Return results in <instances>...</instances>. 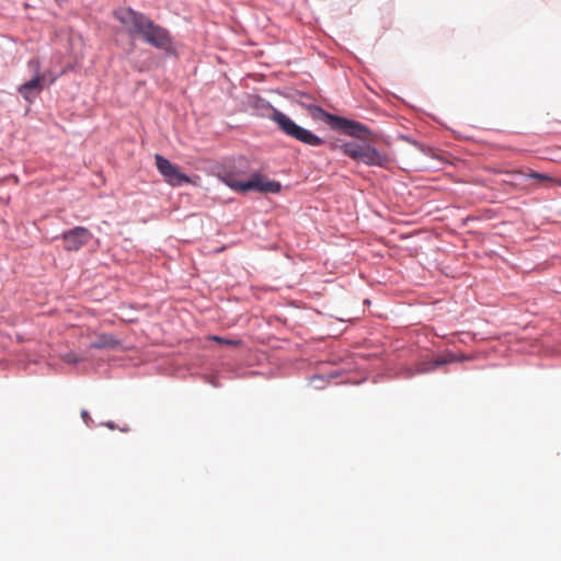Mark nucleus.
I'll list each match as a JSON object with an SVG mask.
<instances>
[{"instance_id":"obj_1","label":"nucleus","mask_w":561,"mask_h":561,"mask_svg":"<svg viewBox=\"0 0 561 561\" xmlns=\"http://www.w3.org/2000/svg\"><path fill=\"white\" fill-rule=\"evenodd\" d=\"M114 16L126 27L131 36H138L151 46L170 53L173 47L172 37L168 30L156 24L144 13L130 8H121Z\"/></svg>"},{"instance_id":"obj_2","label":"nucleus","mask_w":561,"mask_h":561,"mask_svg":"<svg viewBox=\"0 0 561 561\" xmlns=\"http://www.w3.org/2000/svg\"><path fill=\"white\" fill-rule=\"evenodd\" d=\"M339 149L356 162H362L369 167L388 168L392 162L391 157L387 152H381L365 141H348L341 145Z\"/></svg>"},{"instance_id":"obj_3","label":"nucleus","mask_w":561,"mask_h":561,"mask_svg":"<svg viewBox=\"0 0 561 561\" xmlns=\"http://www.w3.org/2000/svg\"><path fill=\"white\" fill-rule=\"evenodd\" d=\"M220 180L231 190L237 192L256 191L260 193L276 194L279 193L282 188L279 182L267 180L259 174L253 175L248 181H241L238 179L237 173L226 172L220 176Z\"/></svg>"},{"instance_id":"obj_4","label":"nucleus","mask_w":561,"mask_h":561,"mask_svg":"<svg viewBox=\"0 0 561 561\" xmlns=\"http://www.w3.org/2000/svg\"><path fill=\"white\" fill-rule=\"evenodd\" d=\"M271 119L286 136L290 138L312 147H318L323 144V140L320 137L310 130L297 125L290 117L278 110H273Z\"/></svg>"},{"instance_id":"obj_5","label":"nucleus","mask_w":561,"mask_h":561,"mask_svg":"<svg viewBox=\"0 0 561 561\" xmlns=\"http://www.w3.org/2000/svg\"><path fill=\"white\" fill-rule=\"evenodd\" d=\"M312 117L322 118L333 128L345 130L352 137H359L366 130L364 125L327 113L319 106L310 107Z\"/></svg>"},{"instance_id":"obj_6","label":"nucleus","mask_w":561,"mask_h":561,"mask_svg":"<svg viewBox=\"0 0 561 561\" xmlns=\"http://www.w3.org/2000/svg\"><path fill=\"white\" fill-rule=\"evenodd\" d=\"M156 167L164 181L171 186H181L191 183V179L181 172L178 165L171 163L167 158L157 153L154 156Z\"/></svg>"},{"instance_id":"obj_7","label":"nucleus","mask_w":561,"mask_h":561,"mask_svg":"<svg viewBox=\"0 0 561 561\" xmlns=\"http://www.w3.org/2000/svg\"><path fill=\"white\" fill-rule=\"evenodd\" d=\"M61 239L66 251H78L90 242L92 233L84 227H75L73 229L65 231L61 234Z\"/></svg>"},{"instance_id":"obj_8","label":"nucleus","mask_w":561,"mask_h":561,"mask_svg":"<svg viewBox=\"0 0 561 561\" xmlns=\"http://www.w3.org/2000/svg\"><path fill=\"white\" fill-rule=\"evenodd\" d=\"M48 84V79L43 77H33L18 88L19 94L27 102H33Z\"/></svg>"},{"instance_id":"obj_9","label":"nucleus","mask_w":561,"mask_h":561,"mask_svg":"<svg viewBox=\"0 0 561 561\" xmlns=\"http://www.w3.org/2000/svg\"><path fill=\"white\" fill-rule=\"evenodd\" d=\"M27 68L33 72V77H43L44 79H48V85L53 84L59 77V75H56L50 70L42 71V64L37 57L31 58L27 61Z\"/></svg>"},{"instance_id":"obj_10","label":"nucleus","mask_w":561,"mask_h":561,"mask_svg":"<svg viewBox=\"0 0 561 561\" xmlns=\"http://www.w3.org/2000/svg\"><path fill=\"white\" fill-rule=\"evenodd\" d=\"M90 346L98 350H114L119 346V341L111 334H101Z\"/></svg>"},{"instance_id":"obj_11","label":"nucleus","mask_w":561,"mask_h":561,"mask_svg":"<svg viewBox=\"0 0 561 561\" xmlns=\"http://www.w3.org/2000/svg\"><path fill=\"white\" fill-rule=\"evenodd\" d=\"M455 360H456V356L454 354H447L444 356H439L434 362L430 363L427 367L420 368L419 373L430 371V370L437 368L438 366H442V365H445V364H448V363H451Z\"/></svg>"},{"instance_id":"obj_12","label":"nucleus","mask_w":561,"mask_h":561,"mask_svg":"<svg viewBox=\"0 0 561 561\" xmlns=\"http://www.w3.org/2000/svg\"><path fill=\"white\" fill-rule=\"evenodd\" d=\"M529 180L534 181V183H531V184L528 183V186L535 185V184L550 186L551 184L554 183L553 179L548 176L547 174H541V173L534 172V171H528V181Z\"/></svg>"},{"instance_id":"obj_13","label":"nucleus","mask_w":561,"mask_h":561,"mask_svg":"<svg viewBox=\"0 0 561 561\" xmlns=\"http://www.w3.org/2000/svg\"><path fill=\"white\" fill-rule=\"evenodd\" d=\"M213 340L219 342V343H224V344H227V345H233V346H237L239 345L241 342L240 341H237V340H226V339H222V337H219V336H213Z\"/></svg>"},{"instance_id":"obj_14","label":"nucleus","mask_w":561,"mask_h":561,"mask_svg":"<svg viewBox=\"0 0 561 561\" xmlns=\"http://www.w3.org/2000/svg\"><path fill=\"white\" fill-rule=\"evenodd\" d=\"M81 417L83 419L85 424H89L90 422H92V419L87 410L81 411Z\"/></svg>"},{"instance_id":"obj_15","label":"nucleus","mask_w":561,"mask_h":561,"mask_svg":"<svg viewBox=\"0 0 561 561\" xmlns=\"http://www.w3.org/2000/svg\"><path fill=\"white\" fill-rule=\"evenodd\" d=\"M107 426H108L110 428H114L113 423H108V424H107Z\"/></svg>"}]
</instances>
